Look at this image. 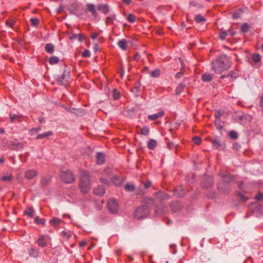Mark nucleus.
Returning <instances> with one entry per match:
<instances>
[{
	"mask_svg": "<svg viewBox=\"0 0 263 263\" xmlns=\"http://www.w3.org/2000/svg\"><path fill=\"white\" fill-rule=\"evenodd\" d=\"M212 69L217 74H220L231 67L229 57L225 54L218 55L212 62Z\"/></svg>",
	"mask_w": 263,
	"mask_h": 263,
	"instance_id": "obj_1",
	"label": "nucleus"
},
{
	"mask_svg": "<svg viewBox=\"0 0 263 263\" xmlns=\"http://www.w3.org/2000/svg\"><path fill=\"white\" fill-rule=\"evenodd\" d=\"M81 191L83 194L87 193L90 190V177L87 171H82L79 183Z\"/></svg>",
	"mask_w": 263,
	"mask_h": 263,
	"instance_id": "obj_2",
	"label": "nucleus"
},
{
	"mask_svg": "<svg viewBox=\"0 0 263 263\" xmlns=\"http://www.w3.org/2000/svg\"><path fill=\"white\" fill-rule=\"evenodd\" d=\"M150 210L147 205L142 204L137 208L134 212V217L138 220L142 219L147 217Z\"/></svg>",
	"mask_w": 263,
	"mask_h": 263,
	"instance_id": "obj_3",
	"label": "nucleus"
},
{
	"mask_svg": "<svg viewBox=\"0 0 263 263\" xmlns=\"http://www.w3.org/2000/svg\"><path fill=\"white\" fill-rule=\"evenodd\" d=\"M70 78V70L69 68H66L64 69L62 74L56 77L55 80L59 85H63L64 82H67Z\"/></svg>",
	"mask_w": 263,
	"mask_h": 263,
	"instance_id": "obj_4",
	"label": "nucleus"
},
{
	"mask_svg": "<svg viewBox=\"0 0 263 263\" xmlns=\"http://www.w3.org/2000/svg\"><path fill=\"white\" fill-rule=\"evenodd\" d=\"M61 178L62 181L66 183H71L75 179L73 173L69 171L62 172L61 174Z\"/></svg>",
	"mask_w": 263,
	"mask_h": 263,
	"instance_id": "obj_5",
	"label": "nucleus"
},
{
	"mask_svg": "<svg viewBox=\"0 0 263 263\" xmlns=\"http://www.w3.org/2000/svg\"><path fill=\"white\" fill-rule=\"evenodd\" d=\"M231 188V185L229 181L224 180L220 181L217 184V189L223 193H228Z\"/></svg>",
	"mask_w": 263,
	"mask_h": 263,
	"instance_id": "obj_6",
	"label": "nucleus"
},
{
	"mask_svg": "<svg viewBox=\"0 0 263 263\" xmlns=\"http://www.w3.org/2000/svg\"><path fill=\"white\" fill-rule=\"evenodd\" d=\"M252 120L251 116H232V120L235 123L247 125Z\"/></svg>",
	"mask_w": 263,
	"mask_h": 263,
	"instance_id": "obj_7",
	"label": "nucleus"
},
{
	"mask_svg": "<svg viewBox=\"0 0 263 263\" xmlns=\"http://www.w3.org/2000/svg\"><path fill=\"white\" fill-rule=\"evenodd\" d=\"M107 207L109 212L112 214L118 212L119 205L115 199H109L107 202Z\"/></svg>",
	"mask_w": 263,
	"mask_h": 263,
	"instance_id": "obj_8",
	"label": "nucleus"
},
{
	"mask_svg": "<svg viewBox=\"0 0 263 263\" xmlns=\"http://www.w3.org/2000/svg\"><path fill=\"white\" fill-rule=\"evenodd\" d=\"M214 184L213 178L209 175H205L201 182L202 187L204 189L211 187Z\"/></svg>",
	"mask_w": 263,
	"mask_h": 263,
	"instance_id": "obj_9",
	"label": "nucleus"
},
{
	"mask_svg": "<svg viewBox=\"0 0 263 263\" xmlns=\"http://www.w3.org/2000/svg\"><path fill=\"white\" fill-rule=\"evenodd\" d=\"M38 174V172L34 169L27 170L25 172V177L28 179L31 180L35 177Z\"/></svg>",
	"mask_w": 263,
	"mask_h": 263,
	"instance_id": "obj_10",
	"label": "nucleus"
},
{
	"mask_svg": "<svg viewBox=\"0 0 263 263\" xmlns=\"http://www.w3.org/2000/svg\"><path fill=\"white\" fill-rule=\"evenodd\" d=\"M136 130L138 133L143 136H148L149 133V128L148 126H145L141 127L140 126H136Z\"/></svg>",
	"mask_w": 263,
	"mask_h": 263,
	"instance_id": "obj_11",
	"label": "nucleus"
},
{
	"mask_svg": "<svg viewBox=\"0 0 263 263\" xmlns=\"http://www.w3.org/2000/svg\"><path fill=\"white\" fill-rule=\"evenodd\" d=\"M203 6L202 4L198 3L195 1H192L189 3V9L191 12H195L197 11L193 7H197L199 9H201L203 8Z\"/></svg>",
	"mask_w": 263,
	"mask_h": 263,
	"instance_id": "obj_12",
	"label": "nucleus"
},
{
	"mask_svg": "<svg viewBox=\"0 0 263 263\" xmlns=\"http://www.w3.org/2000/svg\"><path fill=\"white\" fill-rule=\"evenodd\" d=\"M23 145L18 142H13L9 145V148L13 151H18L23 149Z\"/></svg>",
	"mask_w": 263,
	"mask_h": 263,
	"instance_id": "obj_13",
	"label": "nucleus"
},
{
	"mask_svg": "<svg viewBox=\"0 0 263 263\" xmlns=\"http://www.w3.org/2000/svg\"><path fill=\"white\" fill-rule=\"evenodd\" d=\"M125 179L119 176L115 175L112 177L111 181L116 186H120Z\"/></svg>",
	"mask_w": 263,
	"mask_h": 263,
	"instance_id": "obj_14",
	"label": "nucleus"
},
{
	"mask_svg": "<svg viewBox=\"0 0 263 263\" xmlns=\"http://www.w3.org/2000/svg\"><path fill=\"white\" fill-rule=\"evenodd\" d=\"M96 161L98 164H103L105 160V155L102 152H98L96 154Z\"/></svg>",
	"mask_w": 263,
	"mask_h": 263,
	"instance_id": "obj_15",
	"label": "nucleus"
},
{
	"mask_svg": "<svg viewBox=\"0 0 263 263\" xmlns=\"http://www.w3.org/2000/svg\"><path fill=\"white\" fill-rule=\"evenodd\" d=\"M214 148L219 150H222L224 146L222 145L219 139H215L211 141Z\"/></svg>",
	"mask_w": 263,
	"mask_h": 263,
	"instance_id": "obj_16",
	"label": "nucleus"
},
{
	"mask_svg": "<svg viewBox=\"0 0 263 263\" xmlns=\"http://www.w3.org/2000/svg\"><path fill=\"white\" fill-rule=\"evenodd\" d=\"M36 243L39 246L41 247H46L47 245V242L46 236L44 235H41L40 237L37 239Z\"/></svg>",
	"mask_w": 263,
	"mask_h": 263,
	"instance_id": "obj_17",
	"label": "nucleus"
},
{
	"mask_svg": "<svg viewBox=\"0 0 263 263\" xmlns=\"http://www.w3.org/2000/svg\"><path fill=\"white\" fill-rule=\"evenodd\" d=\"M86 7L87 11L90 12L94 17L97 16L98 14L94 4L88 3L86 5Z\"/></svg>",
	"mask_w": 263,
	"mask_h": 263,
	"instance_id": "obj_18",
	"label": "nucleus"
},
{
	"mask_svg": "<svg viewBox=\"0 0 263 263\" xmlns=\"http://www.w3.org/2000/svg\"><path fill=\"white\" fill-rule=\"evenodd\" d=\"M105 192L104 187L103 185H98L93 190V193L98 196H103Z\"/></svg>",
	"mask_w": 263,
	"mask_h": 263,
	"instance_id": "obj_19",
	"label": "nucleus"
},
{
	"mask_svg": "<svg viewBox=\"0 0 263 263\" xmlns=\"http://www.w3.org/2000/svg\"><path fill=\"white\" fill-rule=\"evenodd\" d=\"M51 178L49 176L43 177L41 180V185L42 187L47 186L50 182Z\"/></svg>",
	"mask_w": 263,
	"mask_h": 263,
	"instance_id": "obj_20",
	"label": "nucleus"
},
{
	"mask_svg": "<svg viewBox=\"0 0 263 263\" xmlns=\"http://www.w3.org/2000/svg\"><path fill=\"white\" fill-rule=\"evenodd\" d=\"M130 41H127L125 39L119 40L118 42V46L122 50H125L127 48V43Z\"/></svg>",
	"mask_w": 263,
	"mask_h": 263,
	"instance_id": "obj_21",
	"label": "nucleus"
},
{
	"mask_svg": "<svg viewBox=\"0 0 263 263\" xmlns=\"http://www.w3.org/2000/svg\"><path fill=\"white\" fill-rule=\"evenodd\" d=\"M213 78V74H210L209 73H205L201 76V80L204 82H211Z\"/></svg>",
	"mask_w": 263,
	"mask_h": 263,
	"instance_id": "obj_22",
	"label": "nucleus"
},
{
	"mask_svg": "<svg viewBox=\"0 0 263 263\" xmlns=\"http://www.w3.org/2000/svg\"><path fill=\"white\" fill-rule=\"evenodd\" d=\"M45 50L46 52L52 54L54 51V46L52 43H48L45 45Z\"/></svg>",
	"mask_w": 263,
	"mask_h": 263,
	"instance_id": "obj_23",
	"label": "nucleus"
},
{
	"mask_svg": "<svg viewBox=\"0 0 263 263\" xmlns=\"http://www.w3.org/2000/svg\"><path fill=\"white\" fill-rule=\"evenodd\" d=\"M215 124L217 128L220 130L222 129L223 128L224 126V123L221 122L220 121V118L221 116H215Z\"/></svg>",
	"mask_w": 263,
	"mask_h": 263,
	"instance_id": "obj_24",
	"label": "nucleus"
},
{
	"mask_svg": "<svg viewBox=\"0 0 263 263\" xmlns=\"http://www.w3.org/2000/svg\"><path fill=\"white\" fill-rule=\"evenodd\" d=\"M98 10L102 11L105 15L109 12V8L107 5H99L98 6Z\"/></svg>",
	"mask_w": 263,
	"mask_h": 263,
	"instance_id": "obj_25",
	"label": "nucleus"
},
{
	"mask_svg": "<svg viewBox=\"0 0 263 263\" xmlns=\"http://www.w3.org/2000/svg\"><path fill=\"white\" fill-rule=\"evenodd\" d=\"M194 20L197 23L203 24L206 21L205 17L201 14H197L195 16Z\"/></svg>",
	"mask_w": 263,
	"mask_h": 263,
	"instance_id": "obj_26",
	"label": "nucleus"
},
{
	"mask_svg": "<svg viewBox=\"0 0 263 263\" xmlns=\"http://www.w3.org/2000/svg\"><path fill=\"white\" fill-rule=\"evenodd\" d=\"M157 141L153 139H151L147 142V147L151 150L154 149L157 146Z\"/></svg>",
	"mask_w": 263,
	"mask_h": 263,
	"instance_id": "obj_27",
	"label": "nucleus"
},
{
	"mask_svg": "<svg viewBox=\"0 0 263 263\" xmlns=\"http://www.w3.org/2000/svg\"><path fill=\"white\" fill-rule=\"evenodd\" d=\"M177 197H181L184 196L185 194V192L184 189L180 186L178 187L177 189H176L175 190V193H174Z\"/></svg>",
	"mask_w": 263,
	"mask_h": 263,
	"instance_id": "obj_28",
	"label": "nucleus"
},
{
	"mask_svg": "<svg viewBox=\"0 0 263 263\" xmlns=\"http://www.w3.org/2000/svg\"><path fill=\"white\" fill-rule=\"evenodd\" d=\"M156 198L163 200L168 198V195L163 192L159 191L156 194Z\"/></svg>",
	"mask_w": 263,
	"mask_h": 263,
	"instance_id": "obj_29",
	"label": "nucleus"
},
{
	"mask_svg": "<svg viewBox=\"0 0 263 263\" xmlns=\"http://www.w3.org/2000/svg\"><path fill=\"white\" fill-rule=\"evenodd\" d=\"M236 77V75L235 72L233 71H230L229 73L227 75H222L220 77L221 79H224L225 78H227L229 81H231V79L234 78Z\"/></svg>",
	"mask_w": 263,
	"mask_h": 263,
	"instance_id": "obj_30",
	"label": "nucleus"
},
{
	"mask_svg": "<svg viewBox=\"0 0 263 263\" xmlns=\"http://www.w3.org/2000/svg\"><path fill=\"white\" fill-rule=\"evenodd\" d=\"M154 200L153 198L151 197H146L144 199L143 204L147 205L148 207L149 208L150 206L154 204Z\"/></svg>",
	"mask_w": 263,
	"mask_h": 263,
	"instance_id": "obj_31",
	"label": "nucleus"
},
{
	"mask_svg": "<svg viewBox=\"0 0 263 263\" xmlns=\"http://www.w3.org/2000/svg\"><path fill=\"white\" fill-rule=\"evenodd\" d=\"M53 134L52 132L51 131H48L45 132L43 134H38L36 136V139H43L49 136H51Z\"/></svg>",
	"mask_w": 263,
	"mask_h": 263,
	"instance_id": "obj_32",
	"label": "nucleus"
},
{
	"mask_svg": "<svg viewBox=\"0 0 263 263\" xmlns=\"http://www.w3.org/2000/svg\"><path fill=\"white\" fill-rule=\"evenodd\" d=\"M24 214L29 216L30 218H32L34 216V210L32 207L28 206L24 212Z\"/></svg>",
	"mask_w": 263,
	"mask_h": 263,
	"instance_id": "obj_33",
	"label": "nucleus"
},
{
	"mask_svg": "<svg viewBox=\"0 0 263 263\" xmlns=\"http://www.w3.org/2000/svg\"><path fill=\"white\" fill-rule=\"evenodd\" d=\"M250 27L251 26L247 23H245L241 25L240 31L243 33H246L249 31Z\"/></svg>",
	"mask_w": 263,
	"mask_h": 263,
	"instance_id": "obj_34",
	"label": "nucleus"
},
{
	"mask_svg": "<svg viewBox=\"0 0 263 263\" xmlns=\"http://www.w3.org/2000/svg\"><path fill=\"white\" fill-rule=\"evenodd\" d=\"M62 221V220L58 218L54 217L50 220V223L52 226L56 227H58L61 223Z\"/></svg>",
	"mask_w": 263,
	"mask_h": 263,
	"instance_id": "obj_35",
	"label": "nucleus"
},
{
	"mask_svg": "<svg viewBox=\"0 0 263 263\" xmlns=\"http://www.w3.org/2000/svg\"><path fill=\"white\" fill-rule=\"evenodd\" d=\"M28 253L30 256L36 258L39 256L40 252L37 250L31 248L28 251Z\"/></svg>",
	"mask_w": 263,
	"mask_h": 263,
	"instance_id": "obj_36",
	"label": "nucleus"
},
{
	"mask_svg": "<svg viewBox=\"0 0 263 263\" xmlns=\"http://www.w3.org/2000/svg\"><path fill=\"white\" fill-rule=\"evenodd\" d=\"M185 85L184 83H180L176 89V93L179 95L184 89Z\"/></svg>",
	"mask_w": 263,
	"mask_h": 263,
	"instance_id": "obj_37",
	"label": "nucleus"
},
{
	"mask_svg": "<svg viewBox=\"0 0 263 263\" xmlns=\"http://www.w3.org/2000/svg\"><path fill=\"white\" fill-rule=\"evenodd\" d=\"M261 59V57L259 53H253L252 55V60L254 62L256 63H257L259 62H260Z\"/></svg>",
	"mask_w": 263,
	"mask_h": 263,
	"instance_id": "obj_38",
	"label": "nucleus"
},
{
	"mask_svg": "<svg viewBox=\"0 0 263 263\" xmlns=\"http://www.w3.org/2000/svg\"><path fill=\"white\" fill-rule=\"evenodd\" d=\"M179 60L180 61V62L181 63L182 69L180 72L176 73V74L175 75L176 78H177V79L180 78L183 76V74L184 72V65L183 62L182 60H181L180 58H179Z\"/></svg>",
	"mask_w": 263,
	"mask_h": 263,
	"instance_id": "obj_39",
	"label": "nucleus"
},
{
	"mask_svg": "<svg viewBox=\"0 0 263 263\" xmlns=\"http://www.w3.org/2000/svg\"><path fill=\"white\" fill-rule=\"evenodd\" d=\"M60 60L59 58L55 56L51 57L49 59V63L50 65H54L59 62Z\"/></svg>",
	"mask_w": 263,
	"mask_h": 263,
	"instance_id": "obj_40",
	"label": "nucleus"
},
{
	"mask_svg": "<svg viewBox=\"0 0 263 263\" xmlns=\"http://www.w3.org/2000/svg\"><path fill=\"white\" fill-rule=\"evenodd\" d=\"M151 76L153 78H158L160 76L161 72L160 69H156L149 73Z\"/></svg>",
	"mask_w": 263,
	"mask_h": 263,
	"instance_id": "obj_41",
	"label": "nucleus"
},
{
	"mask_svg": "<svg viewBox=\"0 0 263 263\" xmlns=\"http://www.w3.org/2000/svg\"><path fill=\"white\" fill-rule=\"evenodd\" d=\"M125 190L128 192H134L135 190V187L133 184L127 183L124 186Z\"/></svg>",
	"mask_w": 263,
	"mask_h": 263,
	"instance_id": "obj_42",
	"label": "nucleus"
},
{
	"mask_svg": "<svg viewBox=\"0 0 263 263\" xmlns=\"http://www.w3.org/2000/svg\"><path fill=\"white\" fill-rule=\"evenodd\" d=\"M34 222L37 224L44 225L45 223V219L44 218H41L37 216L34 219Z\"/></svg>",
	"mask_w": 263,
	"mask_h": 263,
	"instance_id": "obj_43",
	"label": "nucleus"
},
{
	"mask_svg": "<svg viewBox=\"0 0 263 263\" xmlns=\"http://www.w3.org/2000/svg\"><path fill=\"white\" fill-rule=\"evenodd\" d=\"M229 136L233 140H236L238 138V135L235 130L230 131Z\"/></svg>",
	"mask_w": 263,
	"mask_h": 263,
	"instance_id": "obj_44",
	"label": "nucleus"
},
{
	"mask_svg": "<svg viewBox=\"0 0 263 263\" xmlns=\"http://www.w3.org/2000/svg\"><path fill=\"white\" fill-rule=\"evenodd\" d=\"M121 97L120 92L117 89H113V98L114 100H118Z\"/></svg>",
	"mask_w": 263,
	"mask_h": 263,
	"instance_id": "obj_45",
	"label": "nucleus"
},
{
	"mask_svg": "<svg viewBox=\"0 0 263 263\" xmlns=\"http://www.w3.org/2000/svg\"><path fill=\"white\" fill-rule=\"evenodd\" d=\"M41 130V127L39 126L37 128H33L29 130V134L31 135H33L39 133Z\"/></svg>",
	"mask_w": 263,
	"mask_h": 263,
	"instance_id": "obj_46",
	"label": "nucleus"
},
{
	"mask_svg": "<svg viewBox=\"0 0 263 263\" xmlns=\"http://www.w3.org/2000/svg\"><path fill=\"white\" fill-rule=\"evenodd\" d=\"M237 196L240 198V200L243 201H246L248 200V198L242 194L241 192H237Z\"/></svg>",
	"mask_w": 263,
	"mask_h": 263,
	"instance_id": "obj_47",
	"label": "nucleus"
},
{
	"mask_svg": "<svg viewBox=\"0 0 263 263\" xmlns=\"http://www.w3.org/2000/svg\"><path fill=\"white\" fill-rule=\"evenodd\" d=\"M227 34H228L227 31H226V30H221L219 32V37L222 40H223L226 39Z\"/></svg>",
	"mask_w": 263,
	"mask_h": 263,
	"instance_id": "obj_48",
	"label": "nucleus"
},
{
	"mask_svg": "<svg viewBox=\"0 0 263 263\" xmlns=\"http://www.w3.org/2000/svg\"><path fill=\"white\" fill-rule=\"evenodd\" d=\"M67 110L69 113H72L76 115H77L80 112V110L79 109H76L74 108H69L68 109H67Z\"/></svg>",
	"mask_w": 263,
	"mask_h": 263,
	"instance_id": "obj_49",
	"label": "nucleus"
},
{
	"mask_svg": "<svg viewBox=\"0 0 263 263\" xmlns=\"http://www.w3.org/2000/svg\"><path fill=\"white\" fill-rule=\"evenodd\" d=\"M136 16L133 14H130L127 17V20L130 23H134L135 22Z\"/></svg>",
	"mask_w": 263,
	"mask_h": 263,
	"instance_id": "obj_50",
	"label": "nucleus"
},
{
	"mask_svg": "<svg viewBox=\"0 0 263 263\" xmlns=\"http://www.w3.org/2000/svg\"><path fill=\"white\" fill-rule=\"evenodd\" d=\"M30 22L33 26H36L39 24V20L37 18H32L30 19Z\"/></svg>",
	"mask_w": 263,
	"mask_h": 263,
	"instance_id": "obj_51",
	"label": "nucleus"
},
{
	"mask_svg": "<svg viewBox=\"0 0 263 263\" xmlns=\"http://www.w3.org/2000/svg\"><path fill=\"white\" fill-rule=\"evenodd\" d=\"M12 178H13V177H12V175H9L8 176H3L1 178V179H2V180H3L4 181H10L12 180Z\"/></svg>",
	"mask_w": 263,
	"mask_h": 263,
	"instance_id": "obj_52",
	"label": "nucleus"
},
{
	"mask_svg": "<svg viewBox=\"0 0 263 263\" xmlns=\"http://www.w3.org/2000/svg\"><path fill=\"white\" fill-rule=\"evenodd\" d=\"M15 23V21L13 19H11L6 21V24L7 26L12 28L13 26Z\"/></svg>",
	"mask_w": 263,
	"mask_h": 263,
	"instance_id": "obj_53",
	"label": "nucleus"
},
{
	"mask_svg": "<svg viewBox=\"0 0 263 263\" xmlns=\"http://www.w3.org/2000/svg\"><path fill=\"white\" fill-rule=\"evenodd\" d=\"M82 56V57L85 58H88L90 56V52L89 51V50L85 49L83 51Z\"/></svg>",
	"mask_w": 263,
	"mask_h": 263,
	"instance_id": "obj_54",
	"label": "nucleus"
},
{
	"mask_svg": "<svg viewBox=\"0 0 263 263\" xmlns=\"http://www.w3.org/2000/svg\"><path fill=\"white\" fill-rule=\"evenodd\" d=\"M100 181L103 184H105L106 185H109L110 184V182L109 181V180L103 177L100 178Z\"/></svg>",
	"mask_w": 263,
	"mask_h": 263,
	"instance_id": "obj_55",
	"label": "nucleus"
},
{
	"mask_svg": "<svg viewBox=\"0 0 263 263\" xmlns=\"http://www.w3.org/2000/svg\"><path fill=\"white\" fill-rule=\"evenodd\" d=\"M193 141L196 144H199L201 143V139L199 137H194L193 138Z\"/></svg>",
	"mask_w": 263,
	"mask_h": 263,
	"instance_id": "obj_56",
	"label": "nucleus"
},
{
	"mask_svg": "<svg viewBox=\"0 0 263 263\" xmlns=\"http://www.w3.org/2000/svg\"><path fill=\"white\" fill-rule=\"evenodd\" d=\"M115 18L114 16H109L106 18V23L107 24H112L114 22V20Z\"/></svg>",
	"mask_w": 263,
	"mask_h": 263,
	"instance_id": "obj_57",
	"label": "nucleus"
},
{
	"mask_svg": "<svg viewBox=\"0 0 263 263\" xmlns=\"http://www.w3.org/2000/svg\"><path fill=\"white\" fill-rule=\"evenodd\" d=\"M255 198L256 200H263V194L261 193H258L255 196Z\"/></svg>",
	"mask_w": 263,
	"mask_h": 263,
	"instance_id": "obj_58",
	"label": "nucleus"
},
{
	"mask_svg": "<svg viewBox=\"0 0 263 263\" xmlns=\"http://www.w3.org/2000/svg\"><path fill=\"white\" fill-rule=\"evenodd\" d=\"M104 174L107 176H110L111 174V170L110 168H107L104 170Z\"/></svg>",
	"mask_w": 263,
	"mask_h": 263,
	"instance_id": "obj_59",
	"label": "nucleus"
},
{
	"mask_svg": "<svg viewBox=\"0 0 263 263\" xmlns=\"http://www.w3.org/2000/svg\"><path fill=\"white\" fill-rule=\"evenodd\" d=\"M140 54L139 53L136 52L134 54L133 59L134 60L138 61L140 60Z\"/></svg>",
	"mask_w": 263,
	"mask_h": 263,
	"instance_id": "obj_60",
	"label": "nucleus"
},
{
	"mask_svg": "<svg viewBox=\"0 0 263 263\" xmlns=\"http://www.w3.org/2000/svg\"><path fill=\"white\" fill-rule=\"evenodd\" d=\"M85 38V36L83 34H79L78 35V41L80 42H82L83 40Z\"/></svg>",
	"mask_w": 263,
	"mask_h": 263,
	"instance_id": "obj_61",
	"label": "nucleus"
},
{
	"mask_svg": "<svg viewBox=\"0 0 263 263\" xmlns=\"http://www.w3.org/2000/svg\"><path fill=\"white\" fill-rule=\"evenodd\" d=\"M21 116H10V119L11 122H13L16 120H17Z\"/></svg>",
	"mask_w": 263,
	"mask_h": 263,
	"instance_id": "obj_62",
	"label": "nucleus"
},
{
	"mask_svg": "<svg viewBox=\"0 0 263 263\" xmlns=\"http://www.w3.org/2000/svg\"><path fill=\"white\" fill-rule=\"evenodd\" d=\"M151 185H152V182L151 181H147L144 184V187L146 189H148L151 186Z\"/></svg>",
	"mask_w": 263,
	"mask_h": 263,
	"instance_id": "obj_63",
	"label": "nucleus"
},
{
	"mask_svg": "<svg viewBox=\"0 0 263 263\" xmlns=\"http://www.w3.org/2000/svg\"><path fill=\"white\" fill-rule=\"evenodd\" d=\"M259 103L263 111V96L260 97Z\"/></svg>",
	"mask_w": 263,
	"mask_h": 263,
	"instance_id": "obj_64",
	"label": "nucleus"
}]
</instances>
